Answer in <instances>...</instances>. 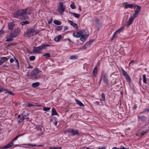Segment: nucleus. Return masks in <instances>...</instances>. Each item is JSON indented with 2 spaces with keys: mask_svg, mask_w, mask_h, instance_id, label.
Returning <instances> with one entry per match:
<instances>
[{
  "mask_svg": "<svg viewBox=\"0 0 149 149\" xmlns=\"http://www.w3.org/2000/svg\"><path fill=\"white\" fill-rule=\"evenodd\" d=\"M28 8L25 9H23L18 10L14 14V17L15 18H18L19 17H23V19H26L28 18L27 16H24L25 14L30 15V14L28 12Z\"/></svg>",
  "mask_w": 149,
  "mask_h": 149,
  "instance_id": "nucleus-1",
  "label": "nucleus"
},
{
  "mask_svg": "<svg viewBox=\"0 0 149 149\" xmlns=\"http://www.w3.org/2000/svg\"><path fill=\"white\" fill-rule=\"evenodd\" d=\"M49 46L48 45H45L43 43L40 46L34 47L33 49V52L38 53H40L41 52V51L45 49L46 47H48Z\"/></svg>",
  "mask_w": 149,
  "mask_h": 149,
  "instance_id": "nucleus-2",
  "label": "nucleus"
},
{
  "mask_svg": "<svg viewBox=\"0 0 149 149\" xmlns=\"http://www.w3.org/2000/svg\"><path fill=\"white\" fill-rule=\"evenodd\" d=\"M40 72L41 71H40V70H38V68L33 70L31 76L32 79L35 80L40 78L39 76H38L37 74Z\"/></svg>",
  "mask_w": 149,
  "mask_h": 149,
  "instance_id": "nucleus-3",
  "label": "nucleus"
},
{
  "mask_svg": "<svg viewBox=\"0 0 149 149\" xmlns=\"http://www.w3.org/2000/svg\"><path fill=\"white\" fill-rule=\"evenodd\" d=\"M35 31V30L33 28H30L27 29L26 33L25 35L26 37H30L34 35V33Z\"/></svg>",
  "mask_w": 149,
  "mask_h": 149,
  "instance_id": "nucleus-4",
  "label": "nucleus"
},
{
  "mask_svg": "<svg viewBox=\"0 0 149 149\" xmlns=\"http://www.w3.org/2000/svg\"><path fill=\"white\" fill-rule=\"evenodd\" d=\"M123 75L125 77V79L129 83L131 82V79L127 74V72L125 71L123 69L121 70Z\"/></svg>",
  "mask_w": 149,
  "mask_h": 149,
  "instance_id": "nucleus-5",
  "label": "nucleus"
},
{
  "mask_svg": "<svg viewBox=\"0 0 149 149\" xmlns=\"http://www.w3.org/2000/svg\"><path fill=\"white\" fill-rule=\"evenodd\" d=\"M20 29L17 28L15 30L14 32L11 33L10 35L12 37H15L20 33Z\"/></svg>",
  "mask_w": 149,
  "mask_h": 149,
  "instance_id": "nucleus-6",
  "label": "nucleus"
},
{
  "mask_svg": "<svg viewBox=\"0 0 149 149\" xmlns=\"http://www.w3.org/2000/svg\"><path fill=\"white\" fill-rule=\"evenodd\" d=\"M93 22V24L98 28V29L101 26V24L99 22V19L97 18H95Z\"/></svg>",
  "mask_w": 149,
  "mask_h": 149,
  "instance_id": "nucleus-7",
  "label": "nucleus"
},
{
  "mask_svg": "<svg viewBox=\"0 0 149 149\" xmlns=\"http://www.w3.org/2000/svg\"><path fill=\"white\" fill-rule=\"evenodd\" d=\"M67 132L71 133L73 136L79 134L77 130L73 129H69L67 130Z\"/></svg>",
  "mask_w": 149,
  "mask_h": 149,
  "instance_id": "nucleus-8",
  "label": "nucleus"
},
{
  "mask_svg": "<svg viewBox=\"0 0 149 149\" xmlns=\"http://www.w3.org/2000/svg\"><path fill=\"white\" fill-rule=\"evenodd\" d=\"M13 142H11L9 144H8L6 146H0V149H5L11 148L13 145Z\"/></svg>",
  "mask_w": 149,
  "mask_h": 149,
  "instance_id": "nucleus-9",
  "label": "nucleus"
},
{
  "mask_svg": "<svg viewBox=\"0 0 149 149\" xmlns=\"http://www.w3.org/2000/svg\"><path fill=\"white\" fill-rule=\"evenodd\" d=\"M65 8L63 6V4H60L58 8V11L59 13H63L64 11Z\"/></svg>",
  "mask_w": 149,
  "mask_h": 149,
  "instance_id": "nucleus-10",
  "label": "nucleus"
},
{
  "mask_svg": "<svg viewBox=\"0 0 149 149\" xmlns=\"http://www.w3.org/2000/svg\"><path fill=\"white\" fill-rule=\"evenodd\" d=\"M138 121H141L143 122L145 121L146 120V117L144 116H138Z\"/></svg>",
  "mask_w": 149,
  "mask_h": 149,
  "instance_id": "nucleus-11",
  "label": "nucleus"
},
{
  "mask_svg": "<svg viewBox=\"0 0 149 149\" xmlns=\"http://www.w3.org/2000/svg\"><path fill=\"white\" fill-rule=\"evenodd\" d=\"M9 58V57H3L1 58V60H0V65H1L6 61H8Z\"/></svg>",
  "mask_w": 149,
  "mask_h": 149,
  "instance_id": "nucleus-12",
  "label": "nucleus"
},
{
  "mask_svg": "<svg viewBox=\"0 0 149 149\" xmlns=\"http://www.w3.org/2000/svg\"><path fill=\"white\" fill-rule=\"evenodd\" d=\"M134 19L133 17H131L129 18V20L127 22L126 25L127 26H129L133 22Z\"/></svg>",
  "mask_w": 149,
  "mask_h": 149,
  "instance_id": "nucleus-13",
  "label": "nucleus"
},
{
  "mask_svg": "<svg viewBox=\"0 0 149 149\" xmlns=\"http://www.w3.org/2000/svg\"><path fill=\"white\" fill-rule=\"evenodd\" d=\"M102 75L103 76L104 78H103V81H104V82L106 84H108L109 83V81L107 78V75L106 74H102Z\"/></svg>",
  "mask_w": 149,
  "mask_h": 149,
  "instance_id": "nucleus-14",
  "label": "nucleus"
},
{
  "mask_svg": "<svg viewBox=\"0 0 149 149\" xmlns=\"http://www.w3.org/2000/svg\"><path fill=\"white\" fill-rule=\"evenodd\" d=\"M15 26V24L13 22L9 23L8 24V29L10 30H12Z\"/></svg>",
  "mask_w": 149,
  "mask_h": 149,
  "instance_id": "nucleus-15",
  "label": "nucleus"
},
{
  "mask_svg": "<svg viewBox=\"0 0 149 149\" xmlns=\"http://www.w3.org/2000/svg\"><path fill=\"white\" fill-rule=\"evenodd\" d=\"M68 22L72 26H73V27L76 28L77 29L78 28V25L76 23H74L73 21L70 20H68Z\"/></svg>",
  "mask_w": 149,
  "mask_h": 149,
  "instance_id": "nucleus-16",
  "label": "nucleus"
},
{
  "mask_svg": "<svg viewBox=\"0 0 149 149\" xmlns=\"http://www.w3.org/2000/svg\"><path fill=\"white\" fill-rule=\"evenodd\" d=\"M88 34H86L85 33L84 35L81 37V39L82 41H84L86 38H87L88 37Z\"/></svg>",
  "mask_w": 149,
  "mask_h": 149,
  "instance_id": "nucleus-17",
  "label": "nucleus"
},
{
  "mask_svg": "<svg viewBox=\"0 0 149 149\" xmlns=\"http://www.w3.org/2000/svg\"><path fill=\"white\" fill-rule=\"evenodd\" d=\"M137 7L136 9L135 10V12L139 13V12L141 11V6L139 5H136L135 7L136 8Z\"/></svg>",
  "mask_w": 149,
  "mask_h": 149,
  "instance_id": "nucleus-18",
  "label": "nucleus"
},
{
  "mask_svg": "<svg viewBox=\"0 0 149 149\" xmlns=\"http://www.w3.org/2000/svg\"><path fill=\"white\" fill-rule=\"evenodd\" d=\"M73 35L75 37L77 38L81 37V35L80 34L79 32H74L73 33Z\"/></svg>",
  "mask_w": 149,
  "mask_h": 149,
  "instance_id": "nucleus-19",
  "label": "nucleus"
},
{
  "mask_svg": "<svg viewBox=\"0 0 149 149\" xmlns=\"http://www.w3.org/2000/svg\"><path fill=\"white\" fill-rule=\"evenodd\" d=\"M134 6V5L132 4H126L125 6V8H132Z\"/></svg>",
  "mask_w": 149,
  "mask_h": 149,
  "instance_id": "nucleus-20",
  "label": "nucleus"
},
{
  "mask_svg": "<svg viewBox=\"0 0 149 149\" xmlns=\"http://www.w3.org/2000/svg\"><path fill=\"white\" fill-rule=\"evenodd\" d=\"M75 101L77 102V104L80 107H84V105L80 101L77 100L76 99L75 100Z\"/></svg>",
  "mask_w": 149,
  "mask_h": 149,
  "instance_id": "nucleus-21",
  "label": "nucleus"
},
{
  "mask_svg": "<svg viewBox=\"0 0 149 149\" xmlns=\"http://www.w3.org/2000/svg\"><path fill=\"white\" fill-rule=\"evenodd\" d=\"M61 36L60 35L55 37L54 38V40L56 42H58L61 38Z\"/></svg>",
  "mask_w": 149,
  "mask_h": 149,
  "instance_id": "nucleus-22",
  "label": "nucleus"
},
{
  "mask_svg": "<svg viewBox=\"0 0 149 149\" xmlns=\"http://www.w3.org/2000/svg\"><path fill=\"white\" fill-rule=\"evenodd\" d=\"M26 115H23L22 118H20L19 120L18 121V122L19 123H21L22 122V121L24 120V119H29V118H25Z\"/></svg>",
  "mask_w": 149,
  "mask_h": 149,
  "instance_id": "nucleus-23",
  "label": "nucleus"
},
{
  "mask_svg": "<svg viewBox=\"0 0 149 149\" xmlns=\"http://www.w3.org/2000/svg\"><path fill=\"white\" fill-rule=\"evenodd\" d=\"M37 129H38V131L39 132H41L40 133H39V134H38V136H40L43 133V132L42 131V129L40 127H37Z\"/></svg>",
  "mask_w": 149,
  "mask_h": 149,
  "instance_id": "nucleus-24",
  "label": "nucleus"
},
{
  "mask_svg": "<svg viewBox=\"0 0 149 149\" xmlns=\"http://www.w3.org/2000/svg\"><path fill=\"white\" fill-rule=\"evenodd\" d=\"M40 85L39 82H37L33 83L32 84V86L33 88H36L38 87Z\"/></svg>",
  "mask_w": 149,
  "mask_h": 149,
  "instance_id": "nucleus-25",
  "label": "nucleus"
},
{
  "mask_svg": "<svg viewBox=\"0 0 149 149\" xmlns=\"http://www.w3.org/2000/svg\"><path fill=\"white\" fill-rule=\"evenodd\" d=\"M147 132V131H143L142 132H140L138 134H136V135L140 136H142L143 135H145V134Z\"/></svg>",
  "mask_w": 149,
  "mask_h": 149,
  "instance_id": "nucleus-26",
  "label": "nucleus"
},
{
  "mask_svg": "<svg viewBox=\"0 0 149 149\" xmlns=\"http://www.w3.org/2000/svg\"><path fill=\"white\" fill-rule=\"evenodd\" d=\"M52 116H54L55 115H58V113L54 109H53L52 110Z\"/></svg>",
  "mask_w": 149,
  "mask_h": 149,
  "instance_id": "nucleus-27",
  "label": "nucleus"
},
{
  "mask_svg": "<svg viewBox=\"0 0 149 149\" xmlns=\"http://www.w3.org/2000/svg\"><path fill=\"white\" fill-rule=\"evenodd\" d=\"M69 13L70 14H72L76 18H79L80 15L79 14L76 13H74L73 12H71L70 11H69Z\"/></svg>",
  "mask_w": 149,
  "mask_h": 149,
  "instance_id": "nucleus-28",
  "label": "nucleus"
},
{
  "mask_svg": "<svg viewBox=\"0 0 149 149\" xmlns=\"http://www.w3.org/2000/svg\"><path fill=\"white\" fill-rule=\"evenodd\" d=\"M54 23L56 24L60 25L61 24V22L59 21L55 20L54 21Z\"/></svg>",
  "mask_w": 149,
  "mask_h": 149,
  "instance_id": "nucleus-29",
  "label": "nucleus"
},
{
  "mask_svg": "<svg viewBox=\"0 0 149 149\" xmlns=\"http://www.w3.org/2000/svg\"><path fill=\"white\" fill-rule=\"evenodd\" d=\"M29 22L27 21H24L20 22V24L22 25H24L26 24H28Z\"/></svg>",
  "mask_w": 149,
  "mask_h": 149,
  "instance_id": "nucleus-30",
  "label": "nucleus"
},
{
  "mask_svg": "<svg viewBox=\"0 0 149 149\" xmlns=\"http://www.w3.org/2000/svg\"><path fill=\"white\" fill-rule=\"evenodd\" d=\"M147 112H149V106L148 108H146L144 109V110L143 111L141 112L140 113H144Z\"/></svg>",
  "mask_w": 149,
  "mask_h": 149,
  "instance_id": "nucleus-31",
  "label": "nucleus"
},
{
  "mask_svg": "<svg viewBox=\"0 0 149 149\" xmlns=\"http://www.w3.org/2000/svg\"><path fill=\"white\" fill-rule=\"evenodd\" d=\"M124 27H121L119 28L118 30L116 31L115 32V33H119L120 32H121L122 30L124 29Z\"/></svg>",
  "mask_w": 149,
  "mask_h": 149,
  "instance_id": "nucleus-32",
  "label": "nucleus"
},
{
  "mask_svg": "<svg viewBox=\"0 0 149 149\" xmlns=\"http://www.w3.org/2000/svg\"><path fill=\"white\" fill-rule=\"evenodd\" d=\"M51 56V55L49 53H47L44 54L43 55V56L45 57V58H47L48 57H49Z\"/></svg>",
  "mask_w": 149,
  "mask_h": 149,
  "instance_id": "nucleus-33",
  "label": "nucleus"
},
{
  "mask_svg": "<svg viewBox=\"0 0 149 149\" xmlns=\"http://www.w3.org/2000/svg\"><path fill=\"white\" fill-rule=\"evenodd\" d=\"M143 82L144 83L146 84V75L145 74H143Z\"/></svg>",
  "mask_w": 149,
  "mask_h": 149,
  "instance_id": "nucleus-34",
  "label": "nucleus"
},
{
  "mask_svg": "<svg viewBox=\"0 0 149 149\" xmlns=\"http://www.w3.org/2000/svg\"><path fill=\"white\" fill-rule=\"evenodd\" d=\"M35 56H32L29 57V59L31 61H33L35 59Z\"/></svg>",
  "mask_w": 149,
  "mask_h": 149,
  "instance_id": "nucleus-35",
  "label": "nucleus"
},
{
  "mask_svg": "<svg viewBox=\"0 0 149 149\" xmlns=\"http://www.w3.org/2000/svg\"><path fill=\"white\" fill-rule=\"evenodd\" d=\"M70 7L72 9H74L75 8V6L74 5V2L72 3V4H71Z\"/></svg>",
  "mask_w": 149,
  "mask_h": 149,
  "instance_id": "nucleus-36",
  "label": "nucleus"
},
{
  "mask_svg": "<svg viewBox=\"0 0 149 149\" xmlns=\"http://www.w3.org/2000/svg\"><path fill=\"white\" fill-rule=\"evenodd\" d=\"M7 38V39L6 40V41H12L13 40V37H12V36H11V37L10 38H7V37H6Z\"/></svg>",
  "mask_w": 149,
  "mask_h": 149,
  "instance_id": "nucleus-37",
  "label": "nucleus"
},
{
  "mask_svg": "<svg viewBox=\"0 0 149 149\" xmlns=\"http://www.w3.org/2000/svg\"><path fill=\"white\" fill-rule=\"evenodd\" d=\"M102 98L101 99V100H102V101H104L105 100V95H104V94L103 93H102Z\"/></svg>",
  "mask_w": 149,
  "mask_h": 149,
  "instance_id": "nucleus-38",
  "label": "nucleus"
},
{
  "mask_svg": "<svg viewBox=\"0 0 149 149\" xmlns=\"http://www.w3.org/2000/svg\"><path fill=\"white\" fill-rule=\"evenodd\" d=\"M93 41V40L90 41L89 42H87L85 44V46H89L90 45Z\"/></svg>",
  "mask_w": 149,
  "mask_h": 149,
  "instance_id": "nucleus-39",
  "label": "nucleus"
},
{
  "mask_svg": "<svg viewBox=\"0 0 149 149\" xmlns=\"http://www.w3.org/2000/svg\"><path fill=\"white\" fill-rule=\"evenodd\" d=\"M138 14V13L135 12L133 14V16L132 17L134 19Z\"/></svg>",
  "mask_w": 149,
  "mask_h": 149,
  "instance_id": "nucleus-40",
  "label": "nucleus"
},
{
  "mask_svg": "<svg viewBox=\"0 0 149 149\" xmlns=\"http://www.w3.org/2000/svg\"><path fill=\"white\" fill-rule=\"evenodd\" d=\"M97 69L96 68H95L93 70V73L94 74V75L95 76V74H96L97 73Z\"/></svg>",
  "mask_w": 149,
  "mask_h": 149,
  "instance_id": "nucleus-41",
  "label": "nucleus"
},
{
  "mask_svg": "<svg viewBox=\"0 0 149 149\" xmlns=\"http://www.w3.org/2000/svg\"><path fill=\"white\" fill-rule=\"evenodd\" d=\"M77 56L73 55L71 56L70 57V58L71 59H77Z\"/></svg>",
  "mask_w": 149,
  "mask_h": 149,
  "instance_id": "nucleus-42",
  "label": "nucleus"
},
{
  "mask_svg": "<svg viewBox=\"0 0 149 149\" xmlns=\"http://www.w3.org/2000/svg\"><path fill=\"white\" fill-rule=\"evenodd\" d=\"M50 109V107H44L43 109L44 111H47L49 110Z\"/></svg>",
  "mask_w": 149,
  "mask_h": 149,
  "instance_id": "nucleus-43",
  "label": "nucleus"
},
{
  "mask_svg": "<svg viewBox=\"0 0 149 149\" xmlns=\"http://www.w3.org/2000/svg\"><path fill=\"white\" fill-rule=\"evenodd\" d=\"M79 32H80V34L81 35V37L85 33V31L84 30H83Z\"/></svg>",
  "mask_w": 149,
  "mask_h": 149,
  "instance_id": "nucleus-44",
  "label": "nucleus"
},
{
  "mask_svg": "<svg viewBox=\"0 0 149 149\" xmlns=\"http://www.w3.org/2000/svg\"><path fill=\"white\" fill-rule=\"evenodd\" d=\"M56 29L58 31L61 30L62 29L61 26H58L56 28Z\"/></svg>",
  "mask_w": 149,
  "mask_h": 149,
  "instance_id": "nucleus-45",
  "label": "nucleus"
},
{
  "mask_svg": "<svg viewBox=\"0 0 149 149\" xmlns=\"http://www.w3.org/2000/svg\"><path fill=\"white\" fill-rule=\"evenodd\" d=\"M117 34V33H115V32L114 33V34L113 36L112 37L111 39V40H113L116 38V34Z\"/></svg>",
  "mask_w": 149,
  "mask_h": 149,
  "instance_id": "nucleus-46",
  "label": "nucleus"
},
{
  "mask_svg": "<svg viewBox=\"0 0 149 149\" xmlns=\"http://www.w3.org/2000/svg\"><path fill=\"white\" fill-rule=\"evenodd\" d=\"M7 92L9 93L11 95H14V93L11 91H8Z\"/></svg>",
  "mask_w": 149,
  "mask_h": 149,
  "instance_id": "nucleus-47",
  "label": "nucleus"
},
{
  "mask_svg": "<svg viewBox=\"0 0 149 149\" xmlns=\"http://www.w3.org/2000/svg\"><path fill=\"white\" fill-rule=\"evenodd\" d=\"M34 106V105L33 104H31L30 103H29L28 104V106L29 107H31L32 106Z\"/></svg>",
  "mask_w": 149,
  "mask_h": 149,
  "instance_id": "nucleus-48",
  "label": "nucleus"
},
{
  "mask_svg": "<svg viewBox=\"0 0 149 149\" xmlns=\"http://www.w3.org/2000/svg\"><path fill=\"white\" fill-rule=\"evenodd\" d=\"M14 60H15L13 58H11L10 59V62L11 63H12L14 61Z\"/></svg>",
  "mask_w": 149,
  "mask_h": 149,
  "instance_id": "nucleus-49",
  "label": "nucleus"
},
{
  "mask_svg": "<svg viewBox=\"0 0 149 149\" xmlns=\"http://www.w3.org/2000/svg\"><path fill=\"white\" fill-rule=\"evenodd\" d=\"M26 145H28V146H34V147L36 146V145H35V144L32 145V144H30V143L28 144H27Z\"/></svg>",
  "mask_w": 149,
  "mask_h": 149,
  "instance_id": "nucleus-50",
  "label": "nucleus"
},
{
  "mask_svg": "<svg viewBox=\"0 0 149 149\" xmlns=\"http://www.w3.org/2000/svg\"><path fill=\"white\" fill-rule=\"evenodd\" d=\"M19 137L18 136H16L12 141V142H13V141H14L17 139Z\"/></svg>",
  "mask_w": 149,
  "mask_h": 149,
  "instance_id": "nucleus-51",
  "label": "nucleus"
},
{
  "mask_svg": "<svg viewBox=\"0 0 149 149\" xmlns=\"http://www.w3.org/2000/svg\"><path fill=\"white\" fill-rule=\"evenodd\" d=\"M4 33V31L2 30H1L0 31V35L3 34Z\"/></svg>",
  "mask_w": 149,
  "mask_h": 149,
  "instance_id": "nucleus-52",
  "label": "nucleus"
},
{
  "mask_svg": "<svg viewBox=\"0 0 149 149\" xmlns=\"http://www.w3.org/2000/svg\"><path fill=\"white\" fill-rule=\"evenodd\" d=\"M33 68V67L31 66L30 65L29 63V66L27 68Z\"/></svg>",
  "mask_w": 149,
  "mask_h": 149,
  "instance_id": "nucleus-53",
  "label": "nucleus"
},
{
  "mask_svg": "<svg viewBox=\"0 0 149 149\" xmlns=\"http://www.w3.org/2000/svg\"><path fill=\"white\" fill-rule=\"evenodd\" d=\"M52 19H49V20L48 21V23L49 24H50L52 22Z\"/></svg>",
  "mask_w": 149,
  "mask_h": 149,
  "instance_id": "nucleus-54",
  "label": "nucleus"
},
{
  "mask_svg": "<svg viewBox=\"0 0 149 149\" xmlns=\"http://www.w3.org/2000/svg\"><path fill=\"white\" fill-rule=\"evenodd\" d=\"M10 44H8L6 46V49H8L9 47H10Z\"/></svg>",
  "mask_w": 149,
  "mask_h": 149,
  "instance_id": "nucleus-55",
  "label": "nucleus"
},
{
  "mask_svg": "<svg viewBox=\"0 0 149 149\" xmlns=\"http://www.w3.org/2000/svg\"><path fill=\"white\" fill-rule=\"evenodd\" d=\"M137 106L136 104H135L134 106H133V108L134 109H135L137 108Z\"/></svg>",
  "mask_w": 149,
  "mask_h": 149,
  "instance_id": "nucleus-56",
  "label": "nucleus"
},
{
  "mask_svg": "<svg viewBox=\"0 0 149 149\" xmlns=\"http://www.w3.org/2000/svg\"><path fill=\"white\" fill-rule=\"evenodd\" d=\"M68 29V26H65L64 27V31H65V30H67Z\"/></svg>",
  "mask_w": 149,
  "mask_h": 149,
  "instance_id": "nucleus-57",
  "label": "nucleus"
},
{
  "mask_svg": "<svg viewBox=\"0 0 149 149\" xmlns=\"http://www.w3.org/2000/svg\"><path fill=\"white\" fill-rule=\"evenodd\" d=\"M3 88L0 87V93L3 91Z\"/></svg>",
  "mask_w": 149,
  "mask_h": 149,
  "instance_id": "nucleus-58",
  "label": "nucleus"
},
{
  "mask_svg": "<svg viewBox=\"0 0 149 149\" xmlns=\"http://www.w3.org/2000/svg\"><path fill=\"white\" fill-rule=\"evenodd\" d=\"M95 103L98 105H100V104H99V102L98 101H96L95 102Z\"/></svg>",
  "mask_w": 149,
  "mask_h": 149,
  "instance_id": "nucleus-59",
  "label": "nucleus"
},
{
  "mask_svg": "<svg viewBox=\"0 0 149 149\" xmlns=\"http://www.w3.org/2000/svg\"><path fill=\"white\" fill-rule=\"evenodd\" d=\"M134 60H132L131 62H130L129 63V65L133 63L134 62Z\"/></svg>",
  "mask_w": 149,
  "mask_h": 149,
  "instance_id": "nucleus-60",
  "label": "nucleus"
},
{
  "mask_svg": "<svg viewBox=\"0 0 149 149\" xmlns=\"http://www.w3.org/2000/svg\"><path fill=\"white\" fill-rule=\"evenodd\" d=\"M106 148L105 147H104L101 148H99L98 149H106Z\"/></svg>",
  "mask_w": 149,
  "mask_h": 149,
  "instance_id": "nucleus-61",
  "label": "nucleus"
},
{
  "mask_svg": "<svg viewBox=\"0 0 149 149\" xmlns=\"http://www.w3.org/2000/svg\"><path fill=\"white\" fill-rule=\"evenodd\" d=\"M57 121H55V122H54V125L55 126H56L57 124Z\"/></svg>",
  "mask_w": 149,
  "mask_h": 149,
  "instance_id": "nucleus-62",
  "label": "nucleus"
},
{
  "mask_svg": "<svg viewBox=\"0 0 149 149\" xmlns=\"http://www.w3.org/2000/svg\"><path fill=\"white\" fill-rule=\"evenodd\" d=\"M112 149H119V148H117L116 147H113Z\"/></svg>",
  "mask_w": 149,
  "mask_h": 149,
  "instance_id": "nucleus-63",
  "label": "nucleus"
},
{
  "mask_svg": "<svg viewBox=\"0 0 149 149\" xmlns=\"http://www.w3.org/2000/svg\"><path fill=\"white\" fill-rule=\"evenodd\" d=\"M119 149H126L123 146L122 148H120Z\"/></svg>",
  "mask_w": 149,
  "mask_h": 149,
  "instance_id": "nucleus-64",
  "label": "nucleus"
}]
</instances>
